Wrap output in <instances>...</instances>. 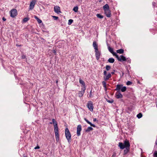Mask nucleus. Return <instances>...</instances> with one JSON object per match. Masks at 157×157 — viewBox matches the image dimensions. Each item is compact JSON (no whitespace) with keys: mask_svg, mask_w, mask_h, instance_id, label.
Instances as JSON below:
<instances>
[{"mask_svg":"<svg viewBox=\"0 0 157 157\" xmlns=\"http://www.w3.org/2000/svg\"><path fill=\"white\" fill-rule=\"evenodd\" d=\"M82 130V126L79 124L78 125L77 128V134L78 136L80 135V132Z\"/></svg>","mask_w":157,"mask_h":157,"instance_id":"0eeeda50","label":"nucleus"},{"mask_svg":"<svg viewBox=\"0 0 157 157\" xmlns=\"http://www.w3.org/2000/svg\"><path fill=\"white\" fill-rule=\"evenodd\" d=\"M92 90H91V91L90 92V95H89V97L90 98H91V97H92Z\"/></svg>","mask_w":157,"mask_h":157,"instance_id":"ea45409f","label":"nucleus"},{"mask_svg":"<svg viewBox=\"0 0 157 157\" xmlns=\"http://www.w3.org/2000/svg\"><path fill=\"white\" fill-rule=\"evenodd\" d=\"M35 18L37 20L38 23L39 24L41 23L42 22V21L41 20L39 19L36 16H35Z\"/></svg>","mask_w":157,"mask_h":157,"instance_id":"5701e85b","label":"nucleus"},{"mask_svg":"<svg viewBox=\"0 0 157 157\" xmlns=\"http://www.w3.org/2000/svg\"><path fill=\"white\" fill-rule=\"evenodd\" d=\"M36 2L35 0L32 1V2H31L30 4V8L29 9L30 10H32L33 9L34 6L35 4V3Z\"/></svg>","mask_w":157,"mask_h":157,"instance_id":"f8f14e48","label":"nucleus"},{"mask_svg":"<svg viewBox=\"0 0 157 157\" xmlns=\"http://www.w3.org/2000/svg\"><path fill=\"white\" fill-rule=\"evenodd\" d=\"M85 90L86 88H85V87H83L82 88L81 91H80L78 93V95L79 97H81L83 96Z\"/></svg>","mask_w":157,"mask_h":157,"instance_id":"1a4fd4ad","label":"nucleus"},{"mask_svg":"<svg viewBox=\"0 0 157 157\" xmlns=\"http://www.w3.org/2000/svg\"><path fill=\"white\" fill-rule=\"evenodd\" d=\"M95 56L96 57V59L97 60L99 59L100 55H101V53L98 50H95Z\"/></svg>","mask_w":157,"mask_h":157,"instance_id":"423d86ee","label":"nucleus"},{"mask_svg":"<svg viewBox=\"0 0 157 157\" xmlns=\"http://www.w3.org/2000/svg\"><path fill=\"white\" fill-rule=\"evenodd\" d=\"M103 8L104 11V13L106 16L108 17H110L111 16V11L109 10V5L108 4H106Z\"/></svg>","mask_w":157,"mask_h":157,"instance_id":"7ed1b4c3","label":"nucleus"},{"mask_svg":"<svg viewBox=\"0 0 157 157\" xmlns=\"http://www.w3.org/2000/svg\"><path fill=\"white\" fill-rule=\"evenodd\" d=\"M87 107L91 111H93V106L91 101L89 102L87 104Z\"/></svg>","mask_w":157,"mask_h":157,"instance_id":"6e6552de","label":"nucleus"},{"mask_svg":"<svg viewBox=\"0 0 157 157\" xmlns=\"http://www.w3.org/2000/svg\"><path fill=\"white\" fill-rule=\"evenodd\" d=\"M116 58L118 60H119V59H120V57H119L118 56V55L117 54L115 56Z\"/></svg>","mask_w":157,"mask_h":157,"instance_id":"e433bc0d","label":"nucleus"},{"mask_svg":"<svg viewBox=\"0 0 157 157\" xmlns=\"http://www.w3.org/2000/svg\"><path fill=\"white\" fill-rule=\"evenodd\" d=\"M108 61L110 63H113L114 62L115 59L113 58H109Z\"/></svg>","mask_w":157,"mask_h":157,"instance_id":"aec40b11","label":"nucleus"},{"mask_svg":"<svg viewBox=\"0 0 157 157\" xmlns=\"http://www.w3.org/2000/svg\"><path fill=\"white\" fill-rule=\"evenodd\" d=\"M103 74H104V75L105 76L106 75H107V72H106V71H104Z\"/></svg>","mask_w":157,"mask_h":157,"instance_id":"a19ab883","label":"nucleus"},{"mask_svg":"<svg viewBox=\"0 0 157 157\" xmlns=\"http://www.w3.org/2000/svg\"><path fill=\"white\" fill-rule=\"evenodd\" d=\"M52 122H51L50 124H54V132L56 138L57 142H58L59 140V128L58 126L57 122L55 121L54 119H52Z\"/></svg>","mask_w":157,"mask_h":157,"instance_id":"f257e3e1","label":"nucleus"},{"mask_svg":"<svg viewBox=\"0 0 157 157\" xmlns=\"http://www.w3.org/2000/svg\"><path fill=\"white\" fill-rule=\"evenodd\" d=\"M65 136L68 143L71 141V135L69 129L66 128L65 129Z\"/></svg>","mask_w":157,"mask_h":157,"instance_id":"20e7f679","label":"nucleus"},{"mask_svg":"<svg viewBox=\"0 0 157 157\" xmlns=\"http://www.w3.org/2000/svg\"><path fill=\"white\" fill-rule=\"evenodd\" d=\"M40 148V147L37 145V146L34 148L35 149H39Z\"/></svg>","mask_w":157,"mask_h":157,"instance_id":"58836bf2","label":"nucleus"},{"mask_svg":"<svg viewBox=\"0 0 157 157\" xmlns=\"http://www.w3.org/2000/svg\"><path fill=\"white\" fill-rule=\"evenodd\" d=\"M106 101L110 103H112L113 102V99H111L110 100H109L108 99H106Z\"/></svg>","mask_w":157,"mask_h":157,"instance_id":"c756f323","label":"nucleus"},{"mask_svg":"<svg viewBox=\"0 0 157 157\" xmlns=\"http://www.w3.org/2000/svg\"><path fill=\"white\" fill-rule=\"evenodd\" d=\"M123 85L122 84H117V87L115 89V90L119 92L121 88L122 87Z\"/></svg>","mask_w":157,"mask_h":157,"instance_id":"4468645a","label":"nucleus"},{"mask_svg":"<svg viewBox=\"0 0 157 157\" xmlns=\"http://www.w3.org/2000/svg\"><path fill=\"white\" fill-rule=\"evenodd\" d=\"M79 83L80 84H82L83 85V87H85V88H86L85 84L84 82L81 78H80L79 79Z\"/></svg>","mask_w":157,"mask_h":157,"instance_id":"6ab92c4d","label":"nucleus"},{"mask_svg":"<svg viewBox=\"0 0 157 157\" xmlns=\"http://www.w3.org/2000/svg\"><path fill=\"white\" fill-rule=\"evenodd\" d=\"M54 10L55 12L57 13H61L60 10V7L58 6H55L54 7Z\"/></svg>","mask_w":157,"mask_h":157,"instance_id":"9d476101","label":"nucleus"},{"mask_svg":"<svg viewBox=\"0 0 157 157\" xmlns=\"http://www.w3.org/2000/svg\"><path fill=\"white\" fill-rule=\"evenodd\" d=\"M97 121V119H96V118H94V119H93V121Z\"/></svg>","mask_w":157,"mask_h":157,"instance_id":"09e8293b","label":"nucleus"},{"mask_svg":"<svg viewBox=\"0 0 157 157\" xmlns=\"http://www.w3.org/2000/svg\"><path fill=\"white\" fill-rule=\"evenodd\" d=\"M52 52L54 53H55V55L56 54V51L55 50H53V51H52Z\"/></svg>","mask_w":157,"mask_h":157,"instance_id":"a18cd8bd","label":"nucleus"},{"mask_svg":"<svg viewBox=\"0 0 157 157\" xmlns=\"http://www.w3.org/2000/svg\"><path fill=\"white\" fill-rule=\"evenodd\" d=\"M108 49L109 50V51L111 52V53H112V52H113V49L111 48L110 46H108Z\"/></svg>","mask_w":157,"mask_h":157,"instance_id":"7c9ffc66","label":"nucleus"},{"mask_svg":"<svg viewBox=\"0 0 157 157\" xmlns=\"http://www.w3.org/2000/svg\"><path fill=\"white\" fill-rule=\"evenodd\" d=\"M78 7L76 6L74 7L73 9V10L75 12H77L78 11Z\"/></svg>","mask_w":157,"mask_h":157,"instance_id":"cd10ccee","label":"nucleus"},{"mask_svg":"<svg viewBox=\"0 0 157 157\" xmlns=\"http://www.w3.org/2000/svg\"><path fill=\"white\" fill-rule=\"evenodd\" d=\"M23 157H27L26 156H24Z\"/></svg>","mask_w":157,"mask_h":157,"instance_id":"3c124183","label":"nucleus"},{"mask_svg":"<svg viewBox=\"0 0 157 157\" xmlns=\"http://www.w3.org/2000/svg\"><path fill=\"white\" fill-rule=\"evenodd\" d=\"M124 50L122 49H118L117 51V52L119 54H122L124 53Z\"/></svg>","mask_w":157,"mask_h":157,"instance_id":"412c9836","label":"nucleus"},{"mask_svg":"<svg viewBox=\"0 0 157 157\" xmlns=\"http://www.w3.org/2000/svg\"><path fill=\"white\" fill-rule=\"evenodd\" d=\"M93 45L95 50H96L97 51V50H98V44L95 41H94Z\"/></svg>","mask_w":157,"mask_h":157,"instance_id":"2eb2a0df","label":"nucleus"},{"mask_svg":"<svg viewBox=\"0 0 157 157\" xmlns=\"http://www.w3.org/2000/svg\"><path fill=\"white\" fill-rule=\"evenodd\" d=\"M96 16L98 18H102L103 17V16L102 15H101L100 14H97L96 15Z\"/></svg>","mask_w":157,"mask_h":157,"instance_id":"c85d7f7f","label":"nucleus"},{"mask_svg":"<svg viewBox=\"0 0 157 157\" xmlns=\"http://www.w3.org/2000/svg\"><path fill=\"white\" fill-rule=\"evenodd\" d=\"M115 71V70H114V72H112L111 73V74H112V75H113V74H114V71Z\"/></svg>","mask_w":157,"mask_h":157,"instance_id":"de8ad7c7","label":"nucleus"},{"mask_svg":"<svg viewBox=\"0 0 157 157\" xmlns=\"http://www.w3.org/2000/svg\"><path fill=\"white\" fill-rule=\"evenodd\" d=\"M2 20L4 21H6V19L4 17H2Z\"/></svg>","mask_w":157,"mask_h":157,"instance_id":"37998d69","label":"nucleus"},{"mask_svg":"<svg viewBox=\"0 0 157 157\" xmlns=\"http://www.w3.org/2000/svg\"><path fill=\"white\" fill-rule=\"evenodd\" d=\"M93 130V128L91 127H89L87 128L85 130V132H88L90 131Z\"/></svg>","mask_w":157,"mask_h":157,"instance_id":"4be33fe9","label":"nucleus"},{"mask_svg":"<svg viewBox=\"0 0 157 157\" xmlns=\"http://www.w3.org/2000/svg\"><path fill=\"white\" fill-rule=\"evenodd\" d=\"M116 154H114L112 155V157H116Z\"/></svg>","mask_w":157,"mask_h":157,"instance_id":"c03bdc74","label":"nucleus"},{"mask_svg":"<svg viewBox=\"0 0 157 157\" xmlns=\"http://www.w3.org/2000/svg\"><path fill=\"white\" fill-rule=\"evenodd\" d=\"M10 16L12 17H14L17 14V10L15 9H13L10 11Z\"/></svg>","mask_w":157,"mask_h":157,"instance_id":"39448f33","label":"nucleus"},{"mask_svg":"<svg viewBox=\"0 0 157 157\" xmlns=\"http://www.w3.org/2000/svg\"><path fill=\"white\" fill-rule=\"evenodd\" d=\"M142 117V114L141 113H140L137 115V117L138 118L140 119Z\"/></svg>","mask_w":157,"mask_h":157,"instance_id":"a878e982","label":"nucleus"},{"mask_svg":"<svg viewBox=\"0 0 157 157\" xmlns=\"http://www.w3.org/2000/svg\"><path fill=\"white\" fill-rule=\"evenodd\" d=\"M56 84H57L58 83V80H57L56 81Z\"/></svg>","mask_w":157,"mask_h":157,"instance_id":"8fccbe9b","label":"nucleus"},{"mask_svg":"<svg viewBox=\"0 0 157 157\" xmlns=\"http://www.w3.org/2000/svg\"><path fill=\"white\" fill-rule=\"evenodd\" d=\"M111 75L110 73L108 74L107 75H105L104 77V79L105 81H106L109 79V78L111 77Z\"/></svg>","mask_w":157,"mask_h":157,"instance_id":"ddd939ff","label":"nucleus"},{"mask_svg":"<svg viewBox=\"0 0 157 157\" xmlns=\"http://www.w3.org/2000/svg\"><path fill=\"white\" fill-rule=\"evenodd\" d=\"M132 84V82L129 81H128L126 82V85H131Z\"/></svg>","mask_w":157,"mask_h":157,"instance_id":"f704fd0d","label":"nucleus"},{"mask_svg":"<svg viewBox=\"0 0 157 157\" xmlns=\"http://www.w3.org/2000/svg\"><path fill=\"white\" fill-rule=\"evenodd\" d=\"M26 57V56H25L24 55H22V56H21V58L22 59H25V58Z\"/></svg>","mask_w":157,"mask_h":157,"instance_id":"79ce46f5","label":"nucleus"},{"mask_svg":"<svg viewBox=\"0 0 157 157\" xmlns=\"http://www.w3.org/2000/svg\"><path fill=\"white\" fill-rule=\"evenodd\" d=\"M84 120L86 121L88 124H90L91 126H92L94 127H95L96 126L92 124L86 118H84Z\"/></svg>","mask_w":157,"mask_h":157,"instance_id":"a211bd4d","label":"nucleus"},{"mask_svg":"<svg viewBox=\"0 0 157 157\" xmlns=\"http://www.w3.org/2000/svg\"><path fill=\"white\" fill-rule=\"evenodd\" d=\"M105 68L107 71H108L111 69V67L109 65H107L105 67Z\"/></svg>","mask_w":157,"mask_h":157,"instance_id":"bb28decb","label":"nucleus"},{"mask_svg":"<svg viewBox=\"0 0 157 157\" xmlns=\"http://www.w3.org/2000/svg\"><path fill=\"white\" fill-rule=\"evenodd\" d=\"M73 21L72 19H70L68 21V24L69 25H71L73 22Z\"/></svg>","mask_w":157,"mask_h":157,"instance_id":"72a5a7b5","label":"nucleus"},{"mask_svg":"<svg viewBox=\"0 0 157 157\" xmlns=\"http://www.w3.org/2000/svg\"><path fill=\"white\" fill-rule=\"evenodd\" d=\"M126 87L125 86H122L121 88V90L122 92H124L126 90Z\"/></svg>","mask_w":157,"mask_h":157,"instance_id":"393cba45","label":"nucleus"},{"mask_svg":"<svg viewBox=\"0 0 157 157\" xmlns=\"http://www.w3.org/2000/svg\"><path fill=\"white\" fill-rule=\"evenodd\" d=\"M16 46H17V47H19V46H21L22 45H19V44H16Z\"/></svg>","mask_w":157,"mask_h":157,"instance_id":"49530a36","label":"nucleus"},{"mask_svg":"<svg viewBox=\"0 0 157 157\" xmlns=\"http://www.w3.org/2000/svg\"><path fill=\"white\" fill-rule=\"evenodd\" d=\"M153 156L154 157H157V151H155L153 154Z\"/></svg>","mask_w":157,"mask_h":157,"instance_id":"473e14b6","label":"nucleus"},{"mask_svg":"<svg viewBox=\"0 0 157 157\" xmlns=\"http://www.w3.org/2000/svg\"><path fill=\"white\" fill-rule=\"evenodd\" d=\"M126 59L125 57L123 55H121L120 56V58L119 61L121 62L125 61H126Z\"/></svg>","mask_w":157,"mask_h":157,"instance_id":"dca6fc26","label":"nucleus"},{"mask_svg":"<svg viewBox=\"0 0 157 157\" xmlns=\"http://www.w3.org/2000/svg\"><path fill=\"white\" fill-rule=\"evenodd\" d=\"M29 19V18L28 17H25L23 19V21L24 22H27Z\"/></svg>","mask_w":157,"mask_h":157,"instance_id":"2f4dec72","label":"nucleus"},{"mask_svg":"<svg viewBox=\"0 0 157 157\" xmlns=\"http://www.w3.org/2000/svg\"><path fill=\"white\" fill-rule=\"evenodd\" d=\"M130 146L129 141L127 139L124 141L123 143L119 142L118 144L119 147L121 149H123L126 148H130Z\"/></svg>","mask_w":157,"mask_h":157,"instance_id":"f03ea898","label":"nucleus"},{"mask_svg":"<svg viewBox=\"0 0 157 157\" xmlns=\"http://www.w3.org/2000/svg\"><path fill=\"white\" fill-rule=\"evenodd\" d=\"M115 97L119 99L122 98L123 95L119 92L117 91L115 94Z\"/></svg>","mask_w":157,"mask_h":157,"instance_id":"9b49d317","label":"nucleus"},{"mask_svg":"<svg viewBox=\"0 0 157 157\" xmlns=\"http://www.w3.org/2000/svg\"><path fill=\"white\" fill-rule=\"evenodd\" d=\"M52 17H53V18H54V19L55 20H57L58 19V17H56V16H52Z\"/></svg>","mask_w":157,"mask_h":157,"instance_id":"c9c22d12","label":"nucleus"},{"mask_svg":"<svg viewBox=\"0 0 157 157\" xmlns=\"http://www.w3.org/2000/svg\"><path fill=\"white\" fill-rule=\"evenodd\" d=\"M125 149H124V153L123 155H126L129 151H130V148H126Z\"/></svg>","mask_w":157,"mask_h":157,"instance_id":"f3484780","label":"nucleus"},{"mask_svg":"<svg viewBox=\"0 0 157 157\" xmlns=\"http://www.w3.org/2000/svg\"><path fill=\"white\" fill-rule=\"evenodd\" d=\"M112 52V53H112V54H113V56H115L116 55H117V54L116 53H115V52H113H113Z\"/></svg>","mask_w":157,"mask_h":157,"instance_id":"4c0bfd02","label":"nucleus"},{"mask_svg":"<svg viewBox=\"0 0 157 157\" xmlns=\"http://www.w3.org/2000/svg\"><path fill=\"white\" fill-rule=\"evenodd\" d=\"M102 84L103 85V87L105 88V90H106V82L105 81H102Z\"/></svg>","mask_w":157,"mask_h":157,"instance_id":"b1692460","label":"nucleus"}]
</instances>
